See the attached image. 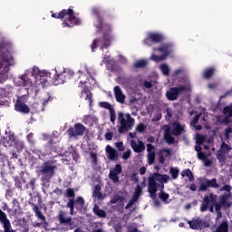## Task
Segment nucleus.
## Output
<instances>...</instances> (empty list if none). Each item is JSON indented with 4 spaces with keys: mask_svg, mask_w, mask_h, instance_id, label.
Segmentation results:
<instances>
[{
    "mask_svg": "<svg viewBox=\"0 0 232 232\" xmlns=\"http://www.w3.org/2000/svg\"><path fill=\"white\" fill-rule=\"evenodd\" d=\"M92 15L96 16V21L94 22L96 34H101V32L103 34L102 39L98 38L93 40L92 44L91 45L92 52H95V48L99 46L98 44H102L101 49L104 50V48H108L111 43V25L104 23V17H102V14H101V8L92 7Z\"/></svg>",
    "mask_w": 232,
    "mask_h": 232,
    "instance_id": "nucleus-1",
    "label": "nucleus"
},
{
    "mask_svg": "<svg viewBox=\"0 0 232 232\" xmlns=\"http://www.w3.org/2000/svg\"><path fill=\"white\" fill-rule=\"evenodd\" d=\"M168 182H169V175L168 174L154 172L150 175L148 179V192L150 198H156L159 188L164 189V184H168Z\"/></svg>",
    "mask_w": 232,
    "mask_h": 232,
    "instance_id": "nucleus-2",
    "label": "nucleus"
},
{
    "mask_svg": "<svg viewBox=\"0 0 232 232\" xmlns=\"http://www.w3.org/2000/svg\"><path fill=\"white\" fill-rule=\"evenodd\" d=\"M51 17H53V19H64L62 23L63 28H73V26L81 24V19L75 16L73 9L71 8L63 9L59 13H53Z\"/></svg>",
    "mask_w": 232,
    "mask_h": 232,
    "instance_id": "nucleus-3",
    "label": "nucleus"
},
{
    "mask_svg": "<svg viewBox=\"0 0 232 232\" xmlns=\"http://www.w3.org/2000/svg\"><path fill=\"white\" fill-rule=\"evenodd\" d=\"M65 197L69 198L66 208H69L70 215H73L75 213V209H77V211H82L86 201L84 200V198L81 196H78L75 198V189L68 188L65 191Z\"/></svg>",
    "mask_w": 232,
    "mask_h": 232,
    "instance_id": "nucleus-4",
    "label": "nucleus"
},
{
    "mask_svg": "<svg viewBox=\"0 0 232 232\" xmlns=\"http://www.w3.org/2000/svg\"><path fill=\"white\" fill-rule=\"evenodd\" d=\"M36 73L39 74L37 75ZM32 77L35 79H52V72H39V68L34 67L32 73L26 72L24 75L18 77V79H20L19 86H28V79H32Z\"/></svg>",
    "mask_w": 232,
    "mask_h": 232,
    "instance_id": "nucleus-5",
    "label": "nucleus"
},
{
    "mask_svg": "<svg viewBox=\"0 0 232 232\" xmlns=\"http://www.w3.org/2000/svg\"><path fill=\"white\" fill-rule=\"evenodd\" d=\"M55 169H57V166L53 165V161H45L40 169L42 182H50L55 175Z\"/></svg>",
    "mask_w": 232,
    "mask_h": 232,
    "instance_id": "nucleus-6",
    "label": "nucleus"
},
{
    "mask_svg": "<svg viewBox=\"0 0 232 232\" xmlns=\"http://www.w3.org/2000/svg\"><path fill=\"white\" fill-rule=\"evenodd\" d=\"M124 118L123 112L118 113V121L121 123V126L118 130L119 133H124V131H130L133 126H135V119L131 117V114L127 113Z\"/></svg>",
    "mask_w": 232,
    "mask_h": 232,
    "instance_id": "nucleus-7",
    "label": "nucleus"
},
{
    "mask_svg": "<svg viewBox=\"0 0 232 232\" xmlns=\"http://www.w3.org/2000/svg\"><path fill=\"white\" fill-rule=\"evenodd\" d=\"M73 75H75V72L73 71H72L71 69H65L59 74H54L53 82L55 86H58V84H64V82H68L70 79H73Z\"/></svg>",
    "mask_w": 232,
    "mask_h": 232,
    "instance_id": "nucleus-8",
    "label": "nucleus"
},
{
    "mask_svg": "<svg viewBox=\"0 0 232 232\" xmlns=\"http://www.w3.org/2000/svg\"><path fill=\"white\" fill-rule=\"evenodd\" d=\"M184 92H188V86L179 85L178 87H171L166 92V97L168 101H177L179 95H182Z\"/></svg>",
    "mask_w": 232,
    "mask_h": 232,
    "instance_id": "nucleus-9",
    "label": "nucleus"
},
{
    "mask_svg": "<svg viewBox=\"0 0 232 232\" xmlns=\"http://www.w3.org/2000/svg\"><path fill=\"white\" fill-rule=\"evenodd\" d=\"M69 139H73L77 137H82L86 133V126L82 123H75L73 127H70L66 131Z\"/></svg>",
    "mask_w": 232,
    "mask_h": 232,
    "instance_id": "nucleus-10",
    "label": "nucleus"
},
{
    "mask_svg": "<svg viewBox=\"0 0 232 232\" xmlns=\"http://www.w3.org/2000/svg\"><path fill=\"white\" fill-rule=\"evenodd\" d=\"M231 197V194H223L220 196L219 203L217 201L214 203V208L216 211H222V208L224 209H227L231 208L232 203L229 201V198Z\"/></svg>",
    "mask_w": 232,
    "mask_h": 232,
    "instance_id": "nucleus-11",
    "label": "nucleus"
},
{
    "mask_svg": "<svg viewBox=\"0 0 232 232\" xmlns=\"http://www.w3.org/2000/svg\"><path fill=\"white\" fill-rule=\"evenodd\" d=\"M216 202H217V195L213 193H209L208 195H206L203 198L202 204L200 205L199 211H201V213L208 211L209 207L215 205Z\"/></svg>",
    "mask_w": 232,
    "mask_h": 232,
    "instance_id": "nucleus-12",
    "label": "nucleus"
},
{
    "mask_svg": "<svg viewBox=\"0 0 232 232\" xmlns=\"http://www.w3.org/2000/svg\"><path fill=\"white\" fill-rule=\"evenodd\" d=\"M164 41V35L160 33H148L147 38L143 40V44L146 46H151L152 43H162Z\"/></svg>",
    "mask_w": 232,
    "mask_h": 232,
    "instance_id": "nucleus-13",
    "label": "nucleus"
},
{
    "mask_svg": "<svg viewBox=\"0 0 232 232\" xmlns=\"http://www.w3.org/2000/svg\"><path fill=\"white\" fill-rule=\"evenodd\" d=\"M0 97L2 99H10V97H14V86L5 85V87H0ZM6 102H8L0 99V106H5Z\"/></svg>",
    "mask_w": 232,
    "mask_h": 232,
    "instance_id": "nucleus-14",
    "label": "nucleus"
},
{
    "mask_svg": "<svg viewBox=\"0 0 232 232\" xmlns=\"http://www.w3.org/2000/svg\"><path fill=\"white\" fill-rule=\"evenodd\" d=\"M12 63H14V57L9 52H4L0 55V70L1 68H5L8 72V68L12 66Z\"/></svg>",
    "mask_w": 232,
    "mask_h": 232,
    "instance_id": "nucleus-15",
    "label": "nucleus"
},
{
    "mask_svg": "<svg viewBox=\"0 0 232 232\" xmlns=\"http://www.w3.org/2000/svg\"><path fill=\"white\" fill-rule=\"evenodd\" d=\"M0 224L3 225L4 232H16L14 229L12 228V223L10 219H8V216L6 213L3 212L0 208Z\"/></svg>",
    "mask_w": 232,
    "mask_h": 232,
    "instance_id": "nucleus-16",
    "label": "nucleus"
},
{
    "mask_svg": "<svg viewBox=\"0 0 232 232\" xmlns=\"http://www.w3.org/2000/svg\"><path fill=\"white\" fill-rule=\"evenodd\" d=\"M209 188H213L214 189H218V188H220V185L217 182V179H205L204 182L200 183L198 191H206L207 189H209Z\"/></svg>",
    "mask_w": 232,
    "mask_h": 232,
    "instance_id": "nucleus-17",
    "label": "nucleus"
},
{
    "mask_svg": "<svg viewBox=\"0 0 232 232\" xmlns=\"http://www.w3.org/2000/svg\"><path fill=\"white\" fill-rule=\"evenodd\" d=\"M122 173V166L121 164H116L115 168L110 170L109 179L113 182V184H117L119 182V175Z\"/></svg>",
    "mask_w": 232,
    "mask_h": 232,
    "instance_id": "nucleus-18",
    "label": "nucleus"
},
{
    "mask_svg": "<svg viewBox=\"0 0 232 232\" xmlns=\"http://www.w3.org/2000/svg\"><path fill=\"white\" fill-rule=\"evenodd\" d=\"M23 97H19L17 100H16V102L14 104V110L15 111H18L19 113H24V114H27V113H30V107H28L24 102L23 101Z\"/></svg>",
    "mask_w": 232,
    "mask_h": 232,
    "instance_id": "nucleus-19",
    "label": "nucleus"
},
{
    "mask_svg": "<svg viewBox=\"0 0 232 232\" xmlns=\"http://www.w3.org/2000/svg\"><path fill=\"white\" fill-rule=\"evenodd\" d=\"M11 204L12 208H7V213H9L10 217H17L21 213V203H19V199L14 198Z\"/></svg>",
    "mask_w": 232,
    "mask_h": 232,
    "instance_id": "nucleus-20",
    "label": "nucleus"
},
{
    "mask_svg": "<svg viewBox=\"0 0 232 232\" xmlns=\"http://www.w3.org/2000/svg\"><path fill=\"white\" fill-rule=\"evenodd\" d=\"M2 144L3 146H5V148H10L13 144H15V135L14 134V132H5V136L2 139Z\"/></svg>",
    "mask_w": 232,
    "mask_h": 232,
    "instance_id": "nucleus-21",
    "label": "nucleus"
},
{
    "mask_svg": "<svg viewBox=\"0 0 232 232\" xmlns=\"http://www.w3.org/2000/svg\"><path fill=\"white\" fill-rule=\"evenodd\" d=\"M57 218L60 224H63V226H70V229H73L72 217L66 218V212L60 210Z\"/></svg>",
    "mask_w": 232,
    "mask_h": 232,
    "instance_id": "nucleus-22",
    "label": "nucleus"
},
{
    "mask_svg": "<svg viewBox=\"0 0 232 232\" xmlns=\"http://www.w3.org/2000/svg\"><path fill=\"white\" fill-rule=\"evenodd\" d=\"M33 211L35 213V217H37L39 220H42V226L48 227V221H46V217L43 215L41 209H39V206L33 203Z\"/></svg>",
    "mask_w": 232,
    "mask_h": 232,
    "instance_id": "nucleus-23",
    "label": "nucleus"
},
{
    "mask_svg": "<svg viewBox=\"0 0 232 232\" xmlns=\"http://www.w3.org/2000/svg\"><path fill=\"white\" fill-rule=\"evenodd\" d=\"M130 146L134 151V153H142L146 150V146H144V142H142L140 140L135 141V140H130Z\"/></svg>",
    "mask_w": 232,
    "mask_h": 232,
    "instance_id": "nucleus-24",
    "label": "nucleus"
},
{
    "mask_svg": "<svg viewBox=\"0 0 232 232\" xmlns=\"http://www.w3.org/2000/svg\"><path fill=\"white\" fill-rule=\"evenodd\" d=\"M184 131H186V129L184 128V126H182V124H180L179 122H174L170 133L174 137H179V135H182Z\"/></svg>",
    "mask_w": 232,
    "mask_h": 232,
    "instance_id": "nucleus-25",
    "label": "nucleus"
},
{
    "mask_svg": "<svg viewBox=\"0 0 232 232\" xmlns=\"http://www.w3.org/2000/svg\"><path fill=\"white\" fill-rule=\"evenodd\" d=\"M115 99L117 102H120L121 104H124V101H126V96L122 93V90L121 89V86L116 85L113 89Z\"/></svg>",
    "mask_w": 232,
    "mask_h": 232,
    "instance_id": "nucleus-26",
    "label": "nucleus"
},
{
    "mask_svg": "<svg viewBox=\"0 0 232 232\" xmlns=\"http://www.w3.org/2000/svg\"><path fill=\"white\" fill-rule=\"evenodd\" d=\"M158 155L160 164H164V162H166V159H168V157H171V150L161 149L159 150Z\"/></svg>",
    "mask_w": 232,
    "mask_h": 232,
    "instance_id": "nucleus-27",
    "label": "nucleus"
},
{
    "mask_svg": "<svg viewBox=\"0 0 232 232\" xmlns=\"http://www.w3.org/2000/svg\"><path fill=\"white\" fill-rule=\"evenodd\" d=\"M105 151L108 155L107 159H109L110 160H117V159H119V152L111 145L106 146Z\"/></svg>",
    "mask_w": 232,
    "mask_h": 232,
    "instance_id": "nucleus-28",
    "label": "nucleus"
},
{
    "mask_svg": "<svg viewBox=\"0 0 232 232\" xmlns=\"http://www.w3.org/2000/svg\"><path fill=\"white\" fill-rule=\"evenodd\" d=\"M171 48V44H162L160 47L156 48L154 50L160 52L161 53H163V57H168V55H169L170 52L169 49Z\"/></svg>",
    "mask_w": 232,
    "mask_h": 232,
    "instance_id": "nucleus-29",
    "label": "nucleus"
},
{
    "mask_svg": "<svg viewBox=\"0 0 232 232\" xmlns=\"http://www.w3.org/2000/svg\"><path fill=\"white\" fill-rule=\"evenodd\" d=\"M171 129L169 127H167L164 130V139L167 143L169 144H175V137L171 136Z\"/></svg>",
    "mask_w": 232,
    "mask_h": 232,
    "instance_id": "nucleus-30",
    "label": "nucleus"
},
{
    "mask_svg": "<svg viewBox=\"0 0 232 232\" xmlns=\"http://www.w3.org/2000/svg\"><path fill=\"white\" fill-rule=\"evenodd\" d=\"M85 93V101H88L90 108H92V104H93V96L92 94V92H90V89L88 86L83 87L82 90V94Z\"/></svg>",
    "mask_w": 232,
    "mask_h": 232,
    "instance_id": "nucleus-31",
    "label": "nucleus"
},
{
    "mask_svg": "<svg viewBox=\"0 0 232 232\" xmlns=\"http://www.w3.org/2000/svg\"><path fill=\"white\" fill-rule=\"evenodd\" d=\"M188 224L190 229H200L202 228V219L197 218L193 219L192 221H188Z\"/></svg>",
    "mask_w": 232,
    "mask_h": 232,
    "instance_id": "nucleus-32",
    "label": "nucleus"
},
{
    "mask_svg": "<svg viewBox=\"0 0 232 232\" xmlns=\"http://www.w3.org/2000/svg\"><path fill=\"white\" fill-rule=\"evenodd\" d=\"M92 212L99 218H106V211H104L103 209H101V208L98 205L93 206Z\"/></svg>",
    "mask_w": 232,
    "mask_h": 232,
    "instance_id": "nucleus-33",
    "label": "nucleus"
},
{
    "mask_svg": "<svg viewBox=\"0 0 232 232\" xmlns=\"http://www.w3.org/2000/svg\"><path fill=\"white\" fill-rule=\"evenodd\" d=\"M92 197H94V198H97L98 200H104V195H102V192H101V185H96L94 187Z\"/></svg>",
    "mask_w": 232,
    "mask_h": 232,
    "instance_id": "nucleus-34",
    "label": "nucleus"
},
{
    "mask_svg": "<svg viewBox=\"0 0 232 232\" xmlns=\"http://www.w3.org/2000/svg\"><path fill=\"white\" fill-rule=\"evenodd\" d=\"M215 72H216L215 67H208L205 69L203 72L204 79H211V77L215 75Z\"/></svg>",
    "mask_w": 232,
    "mask_h": 232,
    "instance_id": "nucleus-35",
    "label": "nucleus"
},
{
    "mask_svg": "<svg viewBox=\"0 0 232 232\" xmlns=\"http://www.w3.org/2000/svg\"><path fill=\"white\" fill-rule=\"evenodd\" d=\"M14 189L15 188H12L10 185L7 186V188L5 189V200H12V198H14Z\"/></svg>",
    "mask_w": 232,
    "mask_h": 232,
    "instance_id": "nucleus-36",
    "label": "nucleus"
},
{
    "mask_svg": "<svg viewBox=\"0 0 232 232\" xmlns=\"http://www.w3.org/2000/svg\"><path fill=\"white\" fill-rule=\"evenodd\" d=\"M181 177H188L189 182H193V180H195V176H193V172H191V169H189L182 170Z\"/></svg>",
    "mask_w": 232,
    "mask_h": 232,
    "instance_id": "nucleus-37",
    "label": "nucleus"
},
{
    "mask_svg": "<svg viewBox=\"0 0 232 232\" xmlns=\"http://www.w3.org/2000/svg\"><path fill=\"white\" fill-rule=\"evenodd\" d=\"M179 173H180V170L179 169V168H173V167L169 168V174L171 175V179L173 180H177V179H179Z\"/></svg>",
    "mask_w": 232,
    "mask_h": 232,
    "instance_id": "nucleus-38",
    "label": "nucleus"
},
{
    "mask_svg": "<svg viewBox=\"0 0 232 232\" xmlns=\"http://www.w3.org/2000/svg\"><path fill=\"white\" fill-rule=\"evenodd\" d=\"M85 71L87 72L90 79H95V77H97V71L94 68L85 65Z\"/></svg>",
    "mask_w": 232,
    "mask_h": 232,
    "instance_id": "nucleus-39",
    "label": "nucleus"
},
{
    "mask_svg": "<svg viewBox=\"0 0 232 232\" xmlns=\"http://www.w3.org/2000/svg\"><path fill=\"white\" fill-rule=\"evenodd\" d=\"M217 159L219 164H226V153L222 150H218Z\"/></svg>",
    "mask_w": 232,
    "mask_h": 232,
    "instance_id": "nucleus-40",
    "label": "nucleus"
},
{
    "mask_svg": "<svg viewBox=\"0 0 232 232\" xmlns=\"http://www.w3.org/2000/svg\"><path fill=\"white\" fill-rule=\"evenodd\" d=\"M159 198L164 202V204H169V194L160 191L159 194Z\"/></svg>",
    "mask_w": 232,
    "mask_h": 232,
    "instance_id": "nucleus-41",
    "label": "nucleus"
},
{
    "mask_svg": "<svg viewBox=\"0 0 232 232\" xmlns=\"http://www.w3.org/2000/svg\"><path fill=\"white\" fill-rule=\"evenodd\" d=\"M146 66H148V61L146 60H140L134 63V68H146Z\"/></svg>",
    "mask_w": 232,
    "mask_h": 232,
    "instance_id": "nucleus-42",
    "label": "nucleus"
},
{
    "mask_svg": "<svg viewBox=\"0 0 232 232\" xmlns=\"http://www.w3.org/2000/svg\"><path fill=\"white\" fill-rule=\"evenodd\" d=\"M160 70L161 71V73H163V75H166L167 77L168 75H169V66H168V64L162 63L160 66Z\"/></svg>",
    "mask_w": 232,
    "mask_h": 232,
    "instance_id": "nucleus-43",
    "label": "nucleus"
},
{
    "mask_svg": "<svg viewBox=\"0 0 232 232\" xmlns=\"http://www.w3.org/2000/svg\"><path fill=\"white\" fill-rule=\"evenodd\" d=\"M84 124H91V122H95V117L92 114L83 116Z\"/></svg>",
    "mask_w": 232,
    "mask_h": 232,
    "instance_id": "nucleus-44",
    "label": "nucleus"
},
{
    "mask_svg": "<svg viewBox=\"0 0 232 232\" xmlns=\"http://www.w3.org/2000/svg\"><path fill=\"white\" fill-rule=\"evenodd\" d=\"M155 151H152V153H148L147 159L149 166L155 164Z\"/></svg>",
    "mask_w": 232,
    "mask_h": 232,
    "instance_id": "nucleus-45",
    "label": "nucleus"
},
{
    "mask_svg": "<svg viewBox=\"0 0 232 232\" xmlns=\"http://www.w3.org/2000/svg\"><path fill=\"white\" fill-rule=\"evenodd\" d=\"M231 147L229 145H227L226 142H223L220 146V150L219 151H222L223 153H229V151H231Z\"/></svg>",
    "mask_w": 232,
    "mask_h": 232,
    "instance_id": "nucleus-46",
    "label": "nucleus"
},
{
    "mask_svg": "<svg viewBox=\"0 0 232 232\" xmlns=\"http://www.w3.org/2000/svg\"><path fill=\"white\" fill-rule=\"evenodd\" d=\"M99 104L101 108H104V110H109V111H111V110H113V107L108 102H101Z\"/></svg>",
    "mask_w": 232,
    "mask_h": 232,
    "instance_id": "nucleus-47",
    "label": "nucleus"
},
{
    "mask_svg": "<svg viewBox=\"0 0 232 232\" xmlns=\"http://www.w3.org/2000/svg\"><path fill=\"white\" fill-rule=\"evenodd\" d=\"M14 180L15 188H17V189H23V181L21 180V179L16 176L14 178Z\"/></svg>",
    "mask_w": 232,
    "mask_h": 232,
    "instance_id": "nucleus-48",
    "label": "nucleus"
},
{
    "mask_svg": "<svg viewBox=\"0 0 232 232\" xmlns=\"http://www.w3.org/2000/svg\"><path fill=\"white\" fill-rule=\"evenodd\" d=\"M124 200V198L122 196L115 195L111 199V204H117V202H122Z\"/></svg>",
    "mask_w": 232,
    "mask_h": 232,
    "instance_id": "nucleus-49",
    "label": "nucleus"
},
{
    "mask_svg": "<svg viewBox=\"0 0 232 232\" xmlns=\"http://www.w3.org/2000/svg\"><path fill=\"white\" fill-rule=\"evenodd\" d=\"M151 59H152V61H155V63H160V61H165L166 56L152 54Z\"/></svg>",
    "mask_w": 232,
    "mask_h": 232,
    "instance_id": "nucleus-50",
    "label": "nucleus"
},
{
    "mask_svg": "<svg viewBox=\"0 0 232 232\" xmlns=\"http://www.w3.org/2000/svg\"><path fill=\"white\" fill-rule=\"evenodd\" d=\"M8 81V72H0V84H5Z\"/></svg>",
    "mask_w": 232,
    "mask_h": 232,
    "instance_id": "nucleus-51",
    "label": "nucleus"
},
{
    "mask_svg": "<svg viewBox=\"0 0 232 232\" xmlns=\"http://www.w3.org/2000/svg\"><path fill=\"white\" fill-rule=\"evenodd\" d=\"M136 131H138V133H144V131H146V126L144 123H139L136 127Z\"/></svg>",
    "mask_w": 232,
    "mask_h": 232,
    "instance_id": "nucleus-52",
    "label": "nucleus"
},
{
    "mask_svg": "<svg viewBox=\"0 0 232 232\" xmlns=\"http://www.w3.org/2000/svg\"><path fill=\"white\" fill-rule=\"evenodd\" d=\"M109 113L111 117V122H112V124H115V119L117 117V114L115 113V109L109 111Z\"/></svg>",
    "mask_w": 232,
    "mask_h": 232,
    "instance_id": "nucleus-53",
    "label": "nucleus"
},
{
    "mask_svg": "<svg viewBox=\"0 0 232 232\" xmlns=\"http://www.w3.org/2000/svg\"><path fill=\"white\" fill-rule=\"evenodd\" d=\"M115 146L118 149V151H124V150H126V147H124V143L122 141L116 142Z\"/></svg>",
    "mask_w": 232,
    "mask_h": 232,
    "instance_id": "nucleus-54",
    "label": "nucleus"
},
{
    "mask_svg": "<svg viewBox=\"0 0 232 232\" xmlns=\"http://www.w3.org/2000/svg\"><path fill=\"white\" fill-rule=\"evenodd\" d=\"M130 157H131V150H126L125 152L122 153L121 159H123V160H128V159H130Z\"/></svg>",
    "mask_w": 232,
    "mask_h": 232,
    "instance_id": "nucleus-55",
    "label": "nucleus"
},
{
    "mask_svg": "<svg viewBox=\"0 0 232 232\" xmlns=\"http://www.w3.org/2000/svg\"><path fill=\"white\" fill-rule=\"evenodd\" d=\"M28 231H30V226L26 221H24L22 225V232H28Z\"/></svg>",
    "mask_w": 232,
    "mask_h": 232,
    "instance_id": "nucleus-56",
    "label": "nucleus"
},
{
    "mask_svg": "<svg viewBox=\"0 0 232 232\" xmlns=\"http://www.w3.org/2000/svg\"><path fill=\"white\" fill-rule=\"evenodd\" d=\"M160 119H162V113L161 112H157L154 115L152 121H153V122H159V121H160Z\"/></svg>",
    "mask_w": 232,
    "mask_h": 232,
    "instance_id": "nucleus-57",
    "label": "nucleus"
},
{
    "mask_svg": "<svg viewBox=\"0 0 232 232\" xmlns=\"http://www.w3.org/2000/svg\"><path fill=\"white\" fill-rule=\"evenodd\" d=\"M90 157H91V159H92V164H97V153L92 151V152L90 153Z\"/></svg>",
    "mask_w": 232,
    "mask_h": 232,
    "instance_id": "nucleus-58",
    "label": "nucleus"
},
{
    "mask_svg": "<svg viewBox=\"0 0 232 232\" xmlns=\"http://www.w3.org/2000/svg\"><path fill=\"white\" fill-rule=\"evenodd\" d=\"M207 158L208 155H206L204 151L198 152V159H199V160H206Z\"/></svg>",
    "mask_w": 232,
    "mask_h": 232,
    "instance_id": "nucleus-59",
    "label": "nucleus"
},
{
    "mask_svg": "<svg viewBox=\"0 0 232 232\" xmlns=\"http://www.w3.org/2000/svg\"><path fill=\"white\" fill-rule=\"evenodd\" d=\"M134 194L139 195L140 197L142 195V187H140V185L136 186Z\"/></svg>",
    "mask_w": 232,
    "mask_h": 232,
    "instance_id": "nucleus-60",
    "label": "nucleus"
},
{
    "mask_svg": "<svg viewBox=\"0 0 232 232\" xmlns=\"http://www.w3.org/2000/svg\"><path fill=\"white\" fill-rule=\"evenodd\" d=\"M232 133V128L228 127L225 130V138L229 139L230 135Z\"/></svg>",
    "mask_w": 232,
    "mask_h": 232,
    "instance_id": "nucleus-61",
    "label": "nucleus"
},
{
    "mask_svg": "<svg viewBox=\"0 0 232 232\" xmlns=\"http://www.w3.org/2000/svg\"><path fill=\"white\" fill-rule=\"evenodd\" d=\"M27 140L30 144H34V133L30 132L28 135H27Z\"/></svg>",
    "mask_w": 232,
    "mask_h": 232,
    "instance_id": "nucleus-62",
    "label": "nucleus"
},
{
    "mask_svg": "<svg viewBox=\"0 0 232 232\" xmlns=\"http://www.w3.org/2000/svg\"><path fill=\"white\" fill-rule=\"evenodd\" d=\"M106 140H111L113 139V132L108 131L104 135Z\"/></svg>",
    "mask_w": 232,
    "mask_h": 232,
    "instance_id": "nucleus-63",
    "label": "nucleus"
},
{
    "mask_svg": "<svg viewBox=\"0 0 232 232\" xmlns=\"http://www.w3.org/2000/svg\"><path fill=\"white\" fill-rule=\"evenodd\" d=\"M154 150H155V146H153L150 143L147 144V151H148V153H153V151H155Z\"/></svg>",
    "mask_w": 232,
    "mask_h": 232,
    "instance_id": "nucleus-64",
    "label": "nucleus"
}]
</instances>
